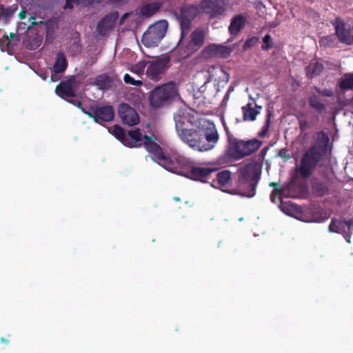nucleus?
Returning a JSON list of instances; mask_svg holds the SVG:
<instances>
[{"instance_id": "f257e3e1", "label": "nucleus", "mask_w": 353, "mask_h": 353, "mask_svg": "<svg viewBox=\"0 0 353 353\" xmlns=\"http://www.w3.org/2000/svg\"><path fill=\"white\" fill-rule=\"evenodd\" d=\"M239 122H241V120L237 118L232 119L230 126L232 131L225 125L228 143L224 154L217 159V164L220 166L224 167L229 163L243 159V141L237 139L233 134L236 130L239 131L240 129L238 127Z\"/></svg>"}, {"instance_id": "f03ea898", "label": "nucleus", "mask_w": 353, "mask_h": 353, "mask_svg": "<svg viewBox=\"0 0 353 353\" xmlns=\"http://www.w3.org/2000/svg\"><path fill=\"white\" fill-rule=\"evenodd\" d=\"M179 94L176 84L169 81L155 88L150 94V105L156 108L170 103Z\"/></svg>"}, {"instance_id": "7ed1b4c3", "label": "nucleus", "mask_w": 353, "mask_h": 353, "mask_svg": "<svg viewBox=\"0 0 353 353\" xmlns=\"http://www.w3.org/2000/svg\"><path fill=\"white\" fill-rule=\"evenodd\" d=\"M325 149L320 145L311 146L303 155L299 172L303 178L309 177L321 161Z\"/></svg>"}, {"instance_id": "20e7f679", "label": "nucleus", "mask_w": 353, "mask_h": 353, "mask_svg": "<svg viewBox=\"0 0 353 353\" xmlns=\"http://www.w3.org/2000/svg\"><path fill=\"white\" fill-rule=\"evenodd\" d=\"M193 123H188V124L182 125V127L180 128H175L178 136L183 142L194 150L200 152L211 150V145L203 143L201 130H197L191 128Z\"/></svg>"}, {"instance_id": "39448f33", "label": "nucleus", "mask_w": 353, "mask_h": 353, "mask_svg": "<svg viewBox=\"0 0 353 353\" xmlns=\"http://www.w3.org/2000/svg\"><path fill=\"white\" fill-rule=\"evenodd\" d=\"M261 174L259 164L252 161L244 166V197L251 198L256 194V190Z\"/></svg>"}, {"instance_id": "423d86ee", "label": "nucleus", "mask_w": 353, "mask_h": 353, "mask_svg": "<svg viewBox=\"0 0 353 353\" xmlns=\"http://www.w3.org/2000/svg\"><path fill=\"white\" fill-rule=\"evenodd\" d=\"M168 23L166 20H159L150 26L142 36L141 41L147 48L158 46L165 37L168 30Z\"/></svg>"}, {"instance_id": "0eeeda50", "label": "nucleus", "mask_w": 353, "mask_h": 353, "mask_svg": "<svg viewBox=\"0 0 353 353\" xmlns=\"http://www.w3.org/2000/svg\"><path fill=\"white\" fill-rule=\"evenodd\" d=\"M201 6L194 5H184L180 8L178 17L181 27V39L178 43L180 45L183 39L188 34L192 28V22L200 12Z\"/></svg>"}, {"instance_id": "6e6552de", "label": "nucleus", "mask_w": 353, "mask_h": 353, "mask_svg": "<svg viewBox=\"0 0 353 353\" xmlns=\"http://www.w3.org/2000/svg\"><path fill=\"white\" fill-rule=\"evenodd\" d=\"M143 146L149 153L151 159L157 163L161 166L165 168V163L170 157L163 150V149L155 142L152 137L145 134L143 136Z\"/></svg>"}, {"instance_id": "1a4fd4ad", "label": "nucleus", "mask_w": 353, "mask_h": 353, "mask_svg": "<svg viewBox=\"0 0 353 353\" xmlns=\"http://www.w3.org/2000/svg\"><path fill=\"white\" fill-rule=\"evenodd\" d=\"M230 48L222 44H210L205 47L199 54L201 59L205 60L212 59H227L233 51Z\"/></svg>"}, {"instance_id": "9d476101", "label": "nucleus", "mask_w": 353, "mask_h": 353, "mask_svg": "<svg viewBox=\"0 0 353 353\" xmlns=\"http://www.w3.org/2000/svg\"><path fill=\"white\" fill-rule=\"evenodd\" d=\"M192 165L190 159L181 155H176L174 158L170 157L165 163V169L173 173L186 177L188 172Z\"/></svg>"}, {"instance_id": "9b49d317", "label": "nucleus", "mask_w": 353, "mask_h": 353, "mask_svg": "<svg viewBox=\"0 0 353 353\" xmlns=\"http://www.w3.org/2000/svg\"><path fill=\"white\" fill-rule=\"evenodd\" d=\"M81 109L90 118L100 124L103 122L112 121L114 117V111L112 105H97L91 107L88 111Z\"/></svg>"}, {"instance_id": "f8f14e48", "label": "nucleus", "mask_w": 353, "mask_h": 353, "mask_svg": "<svg viewBox=\"0 0 353 353\" xmlns=\"http://www.w3.org/2000/svg\"><path fill=\"white\" fill-rule=\"evenodd\" d=\"M170 59L168 56L159 58L150 63L146 69V75L153 81H159L168 68Z\"/></svg>"}, {"instance_id": "ddd939ff", "label": "nucleus", "mask_w": 353, "mask_h": 353, "mask_svg": "<svg viewBox=\"0 0 353 353\" xmlns=\"http://www.w3.org/2000/svg\"><path fill=\"white\" fill-rule=\"evenodd\" d=\"M226 0H201V8L209 14L210 18L223 15L225 12Z\"/></svg>"}, {"instance_id": "4468645a", "label": "nucleus", "mask_w": 353, "mask_h": 353, "mask_svg": "<svg viewBox=\"0 0 353 353\" xmlns=\"http://www.w3.org/2000/svg\"><path fill=\"white\" fill-rule=\"evenodd\" d=\"M76 78L74 76H71L57 85L55 92L59 97L66 99L76 96Z\"/></svg>"}, {"instance_id": "2eb2a0df", "label": "nucleus", "mask_w": 353, "mask_h": 353, "mask_svg": "<svg viewBox=\"0 0 353 353\" xmlns=\"http://www.w3.org/2000/svg\"><path fill=\"white\" fill-rule=\"evenodd\" d=\"M119 117L124 125L133 126L139 123V116L128 104L123 103L119 107Z\"/></svg>"}, {"instance_id": "dca6fc26", "label": "nucleus", "mask_w": 353, "mask_h": 353, "mask_svg": "<svg viewBox=\"0 0 353 353\" xmlns=\"http://www.w3.org/2000/svg\"><path fill=\"white\" fill-rule=\"evenodd\" d=\"M205 33L202 29L196 28L190 34V41L185 46V52L191 55L197 52L203 45Z\"/></svg>"}, {"instance_id": "f3484780", "label": "nucleus", "mask_w": 353, "mask_h": 353, "mask_svg": "<svg viewBox=\"0 0 353 353\" xmlns=\"http://www.w3.org/2000/svg\"><path fill=\"white\" fill-rule=\"evenodd\" d=\"M119 18L117 12H111L102 18L97 23V32L100 36H105L110 31L114 28L116 22Z\"/></svg>"}, {"instance_id": "a211bd4d", "label": "nucleus", "mask_w": 353, "mask_h": 353, "mask_svg": "<svg viewBox=\"0 0 353 353\" xmlns=\"http://www.w3.org/2000/svg\"><path fill=\"white\" fill-rule=\"evenodd\" d=\"M216 170L217 168H215L195 166L192 164L186 177L194 181L206 182L210 175Z\"/></svg>"}, {"instance_id": "6ab92c4d", "label": "nucleus", "mask_w": 353, "mask_h": 353, "mask_svg": "<svg viewBox=\"0 0 353 353\" xmlns=\"http://www.w3.org/2000/svg\"><path fill=\"white\" fill-rule=\"evenodd\" d=\"M332 24L334 27L335 34L339 41L346 45L352 44V39L350 30L346 28L344 21L340 18L336 17Z\"/></svg>"}, {"instance_id": "aec40b11", "label": "nucleus", "mask_w": 353, "mask_h": 353, "mask_svg": "<svg viewBox=\"0 0 353 353\" xmlns=\"http://www.w3.org/2000/svg\"><path fill=\"white\" fill-rule=\"evenodd\" d=\"M174 120L175 128H180L182 127V125L188 124V123H194V117L191 115L186 110L179 109L174 113Z\"/></svg>"}, {"instance_id": "412c9836", "label": "nucleus", "mask_w": 353, "mask_h": 353, "mask_svg": "<svg viewBox=\"0 0 353 353\" xmlns=\"http://www.w3.org/2000/svg\"><path fill=\"white\" fill-rule=\"evenodd\" d=\"M201 134L203 137V143L207 145H211L212 148H213L214 144L219 140V134L215 127L213 125L211 128H206L205 131L201 130Z\"/></svg>"}, {"instance_id": "4be33fe9", "label": "nucleus", "mask_w": 353, "mask_h": 353, "mask_svg": "<svg viewBox=\"0 0 353 353\" xmlns=\"http://www.w3.org/2000/svg\"><path fill=\"white\" fill-rule=\"evenodd\" d=\"M68 67L67 59L63 52H58L53 65V73L51 75V81H54V76L63 72Z\"/></svg>"}, {"instance_id": "5701e85b", "label": "nucleus", "mask_w": 353, "mask_h": 353, "mask_svg": "<svg viewBox=\"0 0 353 353\" xmlns=\"http://www.w3.org/2000/svg\"><path fill=\"white\" fill-rule=\"evenodd\" d=\"M143 139V137L139 129L131 130L126 136V141L128 143H125V145L130 148L139 147L141 145L139 143L141 142Z\"/></svg>"}, {"instance_id": "b1692460", "label": "nucleus", "mask_w": 353, "mask_h": 353, "mask_svg": "<svg viewBox=\"0 0 353 353\" xmlns=\"http://www.w3.org/2000/svg\"><path fill=\"white\" fill-rule=\"evenodd\" d=\"M162 6V3L153 1L142 6L140 8V13L145 17H150L156 14Z\"/></svg>"}, {"instance_id": "393cba45", "label": "nucleus", "mask_w": 353, "mask_h": 353, "mask_svg": "<svg viewBox=\"0 0 353 353\" xmlns=\"http://www.w3.org/2000/svg\"><path fill=\"white\" fill-rule=\"evenodd\" d=\"M254 108L252 107V103H248L246 106H244V121H254L256 115L259 114L261 106L256 105L254 102Z\"/></svg>"}, {"instance_id": "a878e982", "label": "nucleus", "mask_w": 353, "mask_h": 353, "mask_svg": "<svg viewBox=\"0 0 353 353\" xmlns=\"http://www.w3.org/2000/svg\"><path fill=\"white\" fill-rule=\"evenodd\" d=\"M263 141L257 139L244 141V157L250 155L261 148Z\"/></svg>"}, {"instance_id": "bb28decb", "label": "nucleus", "mask_w": 353, "mask_h": 353, "mask_svg": "<svg viewBox=\"0 0 353 353\" xmlns=\"http://www.w3.org/2000/svg\"><path fill=\"white\" fill-rule=\"evenodd\" d=\"M324 66L322 63L319 62H310L305 68L306 75L308 78H313L314 77L319 75L323 70Z\"/></svg>"}, {"instance_id": "cd10ccee", "label": "nucleus", "mask_w": 353, "mask_h": 353, "mask_svg": "<svg viewBox=\"0 0 353 353\" xmlns=\"http://www.w3.org/2000/svg\"><path fill=\"white\" fill-rule=\"evenodd\" d=\"M112 79L107 74H101L95 78L94 85L100 90H108L111 87Z\"/></svg>"}, {"instance_id": "c85d7f7f", "label": "nucleus", "mask_w": 353, "mask_h": 353, "mask_svg": "<svg viewBox=\"0 0 353 353\" xmlns=\"http://www.w3.org/2000/svg\"><path fill=\"white\" fill-rule=\"evenodd\" d=\"M312 189L314 194L317 196H323L328 194L329 192L327 183L319 180L314 181L312 183Z\"/></svg>"}, {"instance_id": "c756f323", "label": "nucleus", "mask_w": 353, "mask_h": 353, "mask_svg": "<svg viewBox=\"0 0 353 353\" xmlns=\"http://www.w3.org/2000/svg\"><path fill=\"white\" fill-rule=\"evenodd\" d=\"M243 26V14L236 15L232 19L229 26V31L232 35H236L239 33Z\"/></svg>"}, {"instance_id": "7c9ffc66", "label": "nucleus", "mask_w": 353, "mask_h": 353, "mask_svg": "<svg viewBox=\"0 0 353 353\" xmlns=\"http://www.w3.org/2000/svg\"><path fill=\"white\" fill-rule=\"evenodd\" d=\"M339 88L341 90L353 89V73H345L340 79Z\"/></svg>"}, {"instance_id": "2f4dec72", "label": "nucleus", "mask_w": 353, "mask_h": 353, "mask_svg": "<svg viewBox=\"0 0 353 353\" xmlns=\"http://www.w3.org/2000/svg\"><path fill=\"white\" fill-rule=\"evenodd\" d=\"M149 63V61H140L136 64L134 65H130L128 68V69L133 74H137L140 78L142 77V76L144 74V71L145 70V68L147 66V64Z\"/></svg>"}, {"instance_id": "473e14b6", "label": "nucleus", "mask_w": 353, "mask_h": 353, "mask_svg": "<svg viewBox=\"0 0 353 353\" xmlns=\"http://www.w3.org/2000/svg\"><path fill=\"white\" fill-rule=\"evenodd\" d=\"M308 103L311 108L315 109L319 113H322L325 110V105L321 102L319 97L316 94H312L308 99Z\"/></svg>"}, {"instance_id": "72a5a7b5", "label": "nucleus", "mask_w": 353, "mask_h": 353, "mask_svg": "<svg viewBox=\"0 0 353 353\" xmlns=\"http://www.w3.org/2000/svg\"><path fill=\"white\" fill-rule=\"evenodd\" d=\"M329 230L332 232L342 234L345 232L344 223L343 221H339L336 219H332L329 225Z\"/></svg>"}, {"instance_id": "f704fd0d", "label": "nucleus", "mask_w": 353, "mask_h": 353, "mask_svg": "<svg viewBox=\"0 0 353 353\" xmlns=\"http://www.w3.org/2000/svg\"><path fill=\"white\" fill-rule=\"evenodd\" d=\"M231 178L230 172L223 170L216 174V182L219 185H225Z\"/></svg>"}, {"instance_id": "c9c22d12", "label": "nucleus", "mask_w": 353, "mask_h": 353, "mask_svg": "<svg viewBox=\"0 0 353 353\" xmlns=\"http://www.w3.org/2000/svg\"><path fill=\"white\" fill-rule=\"evenodd\" d=\"M113 135L119 140L124 145L125 143H128L126 141V136L124 130L119 125H114L112 130Z\"/></svg>"}, {"instance_id": "e433bc0d", "label": "nucleus", "mask_w": 353, "mask_h": 353, "mask_svg": "<svg viewBox=\"0 0 353 353\" xmlns=\"http://www.w3.org/2000/svg\"><path fill=\"white\" fill-rule=\"evenodd\" d=\"M273 117V114L271 110H268V112L266 114V119H265V125L263 126L261 130L258 133V136L260 137H264L266 136L270 126V120L271 118Z\"/></svg>"}, {"instance_id": "4c0bfd02", "label": "nucleus", "mask_w": 353, "mask_h": 353, "mask_svg": "<svg viewBox=\"0 0 353 353\" xmlns=\"http://www.w3.org/2000/svg\"><path fill=\"white\" fill-rule=\"evenodd\" d=\"M45 26L46 36L54 34L55 28V23L52 20H48L46 21H40Z\"/></svg>"}, {"instance_id": "58836bf2", "label": "nucleus", "mask_w": 353, "mask_h": 353, "mask_svg": "<svg viewBox=\"0 0 353 353\" xmlns=\"http://www.w3.org/2000/svg\"><path fill=\"white\" fill-rule=\"evenodd\" d=\"M123 81L125 83L128 85H132L134 86H141L143 85V82L141 80L138 79L135 80L133 77H132L130 74H125L123 76Z\"/></svg>"}, {"instance_id": "ea45409f", "label": "nucleus", "mask_w": 353, "mask_h": 353, "mask_svg": "<svg viewBox=\"0 0 353 353\" xmlns=\"http://www.w3.org/2000/svg\"><path fill=\"white\" fill-rule=\"evenodd\" d=\"M0 15L6 18L11 17L14 12V10L11 7H4L1 4H0Z\"/></svg>"}, {"instance_id": "a19ab883", "label": "nucleus", "mask_w": 353, "mask_h": 353, "mask_svg": "<svg viewBox=\"0 0 353 353\" xmlns=\"http://www.w3.org/2000/svg\"><path fill=\"white\" fill-rule=\"evenodd\" d=\"M271 40L272 38L270 34H266L265 37L263 38V45H262L261 46V49L263 50L267 51L272 48V43H271Z\"/></svg>"}, {"instance_id": "79ce46f5", "label": "nucleus", "mask_w": 353, "mask_h": 353, "mask_svg": "<svg viewBox=\"0 0 353 353\" xmlns=\"http://www.w3.org/2000/svg\"><path fill=\"white\" fill-rule=\"evenodd\" d=\"M259 41V38L256 36L248 39L244 43V50H245L247 48H250L256 46L258 44Z\"/></svg>"}, {"instance_id": "37998d69", "label": "nucleus", "mask_w": 353, "mask_h": 353, "mask_svg": "<svg viewBox=\"0 0 353 353\" xmlns=\"http://www.w3.org/2000/svg\"><path fill=\"white\" fill-rule=\"evenodd\" d=\"M314 89L319 94L325 97H331L334 95V92L331 89L321 90L316 86H314Z\"/></svg>"}, {"instance_id": "c03bdc74", "label": "nucleus", "mask_w": 353, "mask_h": 353, "mask_svg": "<svg viewBox=\"0 0 353 353\" xmlns=\"http://www.w3.org/2000/svg\"><path fill=\"white\" fill-rule=\"evenodd\" d=\"M283 190V189L280 188H274L271 194V199L272 201H274V198L275 196H279L280 197V196L282 194Z\"/></svg>"}, {"instance_id": "a18cd8bd", "label": "nucleus", "mask_w": 353, "mask_h": 353, "mask_svg": "<svg viewBox=\"0 0 353 353\" xmlns=\"http://www.w3.org/2000/svg\"><path fill=\"white\" fill-rule=\"evenodd\" d=\"M79 3L77 0H65V3L63 6L64 9H72L73 8L72 3Z\"/></svg>"}, {"instance_id": "49530a36", "label": "nucleus", "mask_w": 353, "mask_h": 353, "mask_svg": "<svg viewBox=\"0 0 353 353\" xmlns=\"http://www.w3.org/2000/svg\"><path fill=\"white\" fill-rule=\"evenodd\" d=\"M279 155L285 159H290V155L288 153L287 150L285 149H281L279 151Z\"/></svg>"}, {"instance_id": "de8ad7c7", "label": "nucleus", "mask_w": 353, "mask_h": 353, "mask_svg": "<svg viewBox=\"0 0 353 353\" xmlns=\"http://www.w3.org/2000/svg\"><path fill=\"white\" fill-rule=\"evenodd\" d=\"M299 125L301 130L305 131L307 128V122L305 120H299Z\"/></svg>"}, {"instance_id": "09e8293b", "label": "nucleus", "mask_w": 353, "mask_h": 353, "mask_svg": "<svg viewBox=\"0 0 353 353\" xmlns=\"http://www.w3.org/2000/svg\"><path fill=\"white\" fill-rule=\"evenodd\" d=\"M72 47L75 49L76 52H80L81 49V46L78 41H74Z\"/></svg>"}, {"instance_id": "8fccbe9b", "label": "nucleus", "mask_w": 353, "mask_h": 353, "mask_svg": "<svg viewBox=\"0 0 353 353\" xmlns=\"http://www.w3.org/2000/svg\"><path fill=\"white\" fill-rule=\"evenodd\" d=\"M343 223H344V228L345 226H347L349 230H351V228L353 226V221L352 220L343 221Z\"/></svg>"}, {"instance_id": "3c124183", "label": "nucleus", "mask_w": 353, "mask_h": 353, "mask_svg": "<svg viewBox=\"0 0 353 353\" xmlns=\"http://www.w3.org/2000/svg\"><path fill=\"white\" fill-rule=\"evenodd\" d=\"M113 3H117L119 6L125 4L129 0H111Z\"/></svg>"}, {"instance_id": "603ef678", "label": "nucleus", "mask_w": 353, "mask_h": 353, "mask_svg": "<svg viewBox=\"0 0 353 353\" xmlns=\"http://www.w3.org/2000/svg\"><path fill=\"white\" fill-rule=\"evenodd\" d=\"M268 150V147H265V148H263L261 152H260V157L262 159H263L265 158V156L266 154V152H267V150Z\"/></svg>"}, {"instance_id": "864d4df0", "label": "nucleus", "mask_w": 353, "mask_h": 353, "mask_svg": "<svg viewBox=\"0 0 353 353\" xmlns=\"http://www.w3.org/2000/svg\"><path fill=\"white\" fill-rule=\"evenodd\" d=\"M129 15H130V14H129V13H125V14H124L121 17V19H120V20H119V24H120V25H122V24L124 23L125 20L128 17V16H129Z\"/></svg>"}, {"instance_id": "5fc2aeb1", "label": "nucleus", "mask_w": 353, "mask_h": 353, "mask_svg": "<svg viewBox=\"0 0 353 353\" xmlns=\"http://www.w3.org/2000/svg\"><path fill=\"white\" fill-rule=\"evenodd\" d=\"M69 102L73 103L74 105H77L79 108H81L82 103L80 101H68Z\"/></svg>"}, {"instance_id": "6e6d98bb", "label": "nucleus", "mask_w": 353, "mask_h": 353, "mask_svg": "<svg viewBox=\"0 0 353 353\" xmlns=\"http://www.w3.org/2000/svg\"><path fill=\"white\" fill-rule=\"evenodd\" d=\"M19 17L21 19H24L26 17V12L24 10H21L19 14Z\"/></svg>"}, {"instance_id": "4d7b16f0", "label": "nucleus", "mask_w": 353, "mask_h": 353, "mask_svg": "<svg viewBox=\"0 0 353 353\" xmlns=\"http://www.w3.org/2000/svg\"><path fill=\"white\" fill-rule=\"evenodd\" d=\"M238 173H239V179H241L243 176V168H239L238 169Z\"/></svg>"}, {"instance_id": "13d9d810", "label": "nucleus", "mask_w": 353, "mask_h": 353, "mask_svg": "<svg viewBox=\"0 0 353 353\" xmlns=\"http://www.w3.org/2000/svg\"><path fill=\"white\" fill-rule=\"evenodd\" d=\"M269 185H270V187H272V188H274H274H279V187H278L277 183H274V182H271V183H270Z\"/></svg>"}, {"instance_id": "bf43d9fd", "label": "nucleus", "mask_w": 353, "mask_h": 353, "mask_svg": "<svg viewBox=\"0 0 353 353\" xmlns=\"http://www.w3.org/2000/svg\"><path fill=\"white\" fill-rule=\"evenodd\" d=\"M83 2H86V3H93V2H99L100 0H82Z\"/></svg>"}, {"instance_id": "052dcab7", "label": "nucleus", "mask_w": 353, "mask_h": 353, "mask_svg": "<svg viewBox=\"0 0 353 353\" xmlns=\"http://www.w3.org/2000/svg\"><path fill=\"white\" fill-rule=\"evenodd\" d=\"M1 341L4 343L5 344H8V343H9V341L8 339H4V338H1Z\"/></svg>"}, {"instance_id": "680f3d73", "label": "nucleus", "mask_w": 353, "mask_h": 353, "mask_svg": "<svg viewBox=\"0 0 353 353\" xmlns=\"http://www.w3.org/2000/svg\"><path fill=\"white\" fill-rule=\"evenodd\" d=\"M38 46H39V44H37L34 48L30 47V49H31V50L36 49Z\"/></svg>"}, {"instance_id": "e2e57ef3", "label": "nucleus", "mask_w": 353, "mask_h": 353, "mask_svg": "<svg viewBox=\"0 0 353 353\" xmlns=\"http://www.w3.org/2000/svg\"><path fill=\"white\" fill-rule=\"evenodd\" d=\"M14 34L13 33H10V37L13 38Z\"/></svg>"}, {"instance_id": "0e129e2a", "label": "nucleus", "mask_w": 353, "mask_h": 353, "mask_svg": "<svg viewBox=\"0 0 353 353\" xmlns=\"http://www.w3.org/2000/svg\"><path fill=\"white\" fill-rule=\"evenodd\" d=\"M35 24H37V23L36 22H34V21H33V22L32 23V25H35Z\"/></svg>"}, {"instance_id": "69168bd1", "label": "nucleus", "mask_w": 353, "mask_h": 353, "mask_svg": "<svg viewBox=\"0 0 353 353\" xmlns=\"http://www.w3.org/2000/svg\"><path fill=\"white\" fill-rule=\"evenodd\" d=\"M347 241L348 243H350V239H347Z\"/></svg>"}]
</instances>
